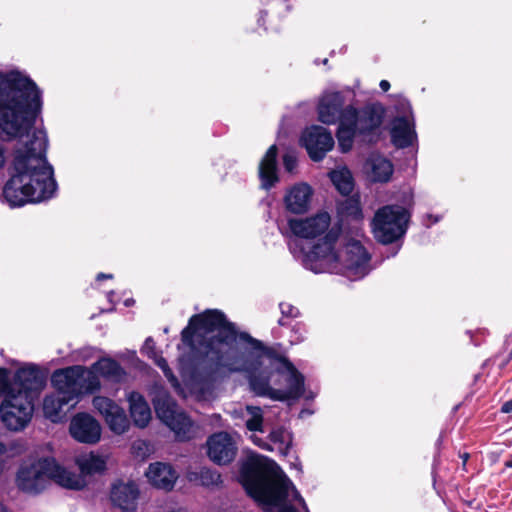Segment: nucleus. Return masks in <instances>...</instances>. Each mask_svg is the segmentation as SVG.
Returning a JSON list of instances; mask_svg holds the SVG:
<instances>
[{"instance_id":"nucleus-40","label":"nucleus","mask_w":512,"mask_h":512,"mask_svg":"<svg viewBox=\"0 0 512 512\" xmlns=\"http://www.w3.org/2000/svg\"><path fill=\"white\" fill-rule=\"evenodd\" d=\"M379 86L384 92H387L390 89V83L387 80H381Z\"/></svg>"},{"instance_id":"nucleus-30","label":"nucleus","mask_w":512,"mask_h":512,"mask_svg":"<svg viewBox=\"0 0 512 512\" xmlns=\"http://www.w3.org/2000/svg\"><path fill=\"white\" fill-rule=\"evenodd\" d=\"M155 362V364L162 370L165 377L171 384V386L174 388V390L177 393H181V385L177 379V377L173 374L172 370L170 369L167 361L165 358L156 355V357L152 358Z\"/></svg>"},{"instance_id":"nucleus-27","label":"nucleus","mask_w":512,"mask_h":512,"mask_svg":"<svg viewBox=\"0 0 512 512\" xmlns=\"http://www.w3.org/2000/svg\"><path fill=\"white\" fill-rule=\"evenodd\" d=\"M76 464L84 475L102 473L106 469V458L102 455L90 452L76 457Z\"/></svg>"},{"instance_id":"nucleus-19","label":"nucleus","mask_w":512,"mask_h":512,"mask_svg":"<svg viewBox=\"0 0 512 512\" xmlns=\"http://www.w3.org/2000/svg\"><path fill=\"white\" fill-rule=\"evenodd\" d=\"M251 441L259 448L266 451H278L286 456L292 446V434L283 426L272 427L266 438L255 434L250 436Z\"/></svg>"},{"instance_id":"nucleus-38","label":"nucleus","mask_w":512,"mask_h":512,"mask_svg":"<svg viewBox=\"0 0 512 512\" xmlns=\"http://www.w3.org/2000/svg\"><path fill=\"white\" fill-rule=\"evenodd\" d=\"M6 162V148L3 143L0 142V169L3 168Z\"/></svg>"},{"instance_id":"nucleus-32","label":"nucleus","mask_w":512,"mask_h":512,"mask_svg":"<svg viewBox=\"0 0 512 512\" xmlns=\"http://www.w3.org/2000/svg\"><path fill=\"white\" fill-rule=\"evenodd\" d=\"M341 211H342V213L346 214L347 216H351L354 219L362 218V210L360 207V203L357 199H354V198L346 199L341 204Z\"/></svg>"},{"instance_id":"nucleus-4","label":"nucleus","mask_w":512,"mask_h":512,"mask_svg":"<svg viewBox=\"0 0 512 512\" xmlns=\"http://www.w3.org/2000/svg\"><path fill=\"white\" fill-rule=\"evenodd\" d=\"M337 242L338 233L331 230L307 254L298 250L299 241H291L289 250L305 269L316 274H341L354 281L364 278L372 269L370 254L357 240H349L341 250L336 249Z\"/></svg>"},{"instance_id":"nucleus-8","label":"nucleus","mask_w":512,"mask_h":512,"mask_svg":"<svg viewBox=\"0 0 512 512\" xmlns=\"http://www.w3.org/2000/svg\"><path fill=\"white\" fill-rule=\"evenodd\" d=\"M49 480L69 489L78 490L84 486L81 476L63 468L53 458L40 459L30 466H22L17 474L19 489L27 493L41 492Z\"/></svg>"},{"instance_id":"nucleus-48","label":"nucleus","mask_w":512,"mask_h":512,"mask_svg":"<svg viewBox=\"0 0 512 512\" xmlns=\"http://www.w3.org/2000/svg\"><path fill=\"white\" fill-rule=\"evenodd\" d=\"M506 466L509 468H512V460L506 462Z\"/></svg>"},{"instance_id":"nucleus-41","label":"nucleus","mask_w":512,"mask_h":512,"mask_svg":"<svg viewBox=\"0 0 512 512\" xmlns=\"http://www.w3.org/2000/svg\"><path fill=\"white\" fill-rule=\"evenodd\" d=\"M113 278V275L112 274H106V273H99L96 277V279L98 281L102 280V279H112Z\"/></svg>"},{"instance_id":"nucleus-2","label":"nucleus","mask_w":512,"mask_h":512,"mask_svg":"<svg viewBox=\"0 0 512 512\" xmlns=\"http://www.w3.org/2000/svg\"><path fill=\"white\" fill-rule=\"evenodd\" d=\"M183 346L189 353L179 358L181 374L191 391L205 394L217 376L238 373L249 366L252 341H258L248 333L237 331L233 323L219 310H207L190 318L181 332Z\"/></svg>"},{"instance_id":"nucleus-5","label":"nucleus","mask_w":512,"mask_h":512,"mask_svg":"<svg viewBox=\"0 0 512 512\" xmlns=\"http://www.w3.org/2000/svg\"><path fill=\"white\" fill-rule=\"evenodd\" d=\"M318 118L327 125L338 122V146L341 152L347 153L352 149L355 138L365 143L375 141L383 121V109L378 104H369L360 110L352 105L344 106L340 92H326L318 104Z\"/></svg>"},{"instance_id":"nucleus-34","label":"nucleus","mask_w":512,"mask_h":512,"mask_svg":"<svg viewBox=\"0 0 512 512\" xmlns=\"http://www.w3.org/2000/svg\"><path fill=\"white\" fill-rule=\"evenodd\" d=\"M282 317L278 320L279 325H287L286 318H296L299 315V310L289 303H280L279 305Z\"/></svg>"},{"instance_id":"nucleus-10","label":"nucleus","mask_w":512,"mask_h":512,"mask_svg":"<svg viewBox=\"0 0 512 512\" xmlns=\"http://www.w3.org/2000/svg\"><path fill=\"white\" fill-rule=\"evenodd\" d=\"M409 220V211L400 205L379 208L371 223L375 239L383 244L395 242L405 235Z\"/></svg>"},{"instance_id":"nucleus-24","label":"nucleus","mask_w":512,"mask_h":512,"mask_svg":"<svg viewBox=\"0 0 512 512\" xmlns=\"http://www.w3.org/2000/svg\"><path fill=\"white\" fill-rule=\"evenodd\" d=\"M127 400L129 402L130 415L135 426L145 428L152 417L147 401L143 395L135 391L129 393Z\"/></svg>"},{"instance_id":"nucleus-35","label":"nucleus","mask_w":512,"mask_h":512,"mask_svg":"<svg viewBox=\"0 0 512 512\" xmlns=\"http://www.w3.org/2000/svg\"><path fill=\"white\" fill-rule=\"evenodd\" d=\"M265 4L271 5V9L279 15H284L291 11V0H263Z\"/></svg>"},{"instance_id":"nucleus-47","label":"nucleus","mask_w":512,"mask_h":512,"mask_svg":"<svg viewBox=\"0 0 512 512\" xmlns=\"http://www.w3.org/2000/svg\"><path fill=\"white\" fill-rule=\"evenodd\" d=\"M306 399H313L315 397V394L312 392H309L307 395H305Z\"/></svg>"},{"instance_id":"nucleus-12","label":"nucleus","mask_w":512,"mask_h":512,"mask_svg":"<svg viewBox=\"0 0 512 512\" xmlns=\"http://www.w3.org/2000/svg\"><path fill=\"white\" fill-rule=\"evenodd\" d=\"M397 110L401 115L392 121L391 139L397 148H406L417 139L414 116L410 103L405 99L399 101Z\"/></svg>"},{"instance_id":"nucleus-39","label":"nucleus","mask_w":512,"mask_h":512,"mask_svg":"<svg viewBox=\"0 0 512 512\" xmlns=\"http://www.w3.org/2000/svg\"><path fill=\"white\" fill-rule=\"evenodd\" d=\"M501 411L503 413H511L512 412V399L505 402L502 407H501Z\"/></svg>"},{"instance_id":"nucleus-16","label":"nucleus","mask_w":512,"mask_h":512,"mask_svg":"<svg viewBox=\"0 0 512 512\" xmlns=\"http://www.w3.org/2000/svg\"><path fill=\"white\" fill-rule=\"evenodd\" d=\"M94 408L103 416L108 427L116 434H123L129 428V420L125 411L112 399L104 396L93 398Z\"/></svg>"},{"instance_id":"nucleus-7","label":"nucleus","mask_w":512,"mask_h":512,"mask_svg":"<svg viewBox=\"0 0 512 512\" xmlns=\"http://www.w3.org/2000/svg\"><path fill=\"white\" fill-rule=\"evenodd\" d=\"M55 392L46 395L43 400V413L52 422L62 418L65 406L73 407L83 394L93 393L100 389V380L86 367L75 365L58 369L51 376Z\"/></svg>"},{"instance_id":"nucleus-22","label":"nucleus","mask_w":512,"mask_h":512,"mask_svg":"<svg viewBox=\"0 0 512 512\" xmlns=\"http://www.w3.org/2000/svg\"><path fill=\"white\" fill-rule=\"evenodd\" d=\"M277 153V146H270L259 164L258 174L261 181V187L265 190H269L279 180Z\"/></svg>"},{"instance_id":"nucleus-20","label":"nucleus","mask_w":512,"mask_h":512,"mask_svg":"<svg viewBox=\"0 0 512 512\" xmlns=\"http://www.w3.org/2000/svg\"><path fill=\"white\" fill-rule=\"evenodd\" d=\"M139 489L134 482L115 483L111 490V500L123 511L133 512L137 508Z\"/></svg>"},{"instance_id":"nucleus-11","label":"nucleus","mask_w":512,"mask_h":512,"mask_svg":"<svg viewBox=\"0 0 512 512\" xmlns=\"http://www.w3.org/2000/svg\"><path fill=\"white\" fill-rule=\"evenodd\" d=\"M33 412L34 399L24 392L10 391L0 403V420L12 432L23 431L31 422Z\"/></svg>"},{"instance_id":"nucleus-21","label":"nucleus","mask_w":512,"mask_h":512,"mask_svg":"<svg viewBox=\"0 0 512 512\" xmlns=\"http://www.w3.org/2000/svg\"><path fill=\"white\" fill-rule=\"evenodd\" d=\"M145 475L154 487L165 491L172 490L178 478L172 466L162 462L150 464Z\"/></svg>"},{"instance_id":"nucleus-1","label":"nucleus","mask_w":512,"mask_h":512,"mask_svg":"<svg viewBox=\"0 0 512 512\" xmlns=\"http://www.w3.org/2000/svg\"><path fill=\"white\" fill-rule=\"evenodd\" d=\"M42 105V91L25 72L0 71V130L8 139H17L11 177L2 194L10 207L49 200L57 191L46 158L47 134L33 129Z\"/></svg>"},{"instance_id":"nucleus-25","label":"nucleus","mask_w":512,"mask_h":512,"mask_svg":"<svg viewBox=\"0 0 512 512\" xmlns=\"http://www.w3.org/2000/svg\"><path fill=\"white\" fill-rule=\"evenodd\" d=\"M89 371L99 379L98 375L108 381L120 383L125 380L126 372L121 365L111 358H101L92 365Z\"/></svg>"},{"instance_id":"nucleus-9","label":"nucleus","mask_w":512,"mask_h":512,"mask_svg":"<svg viewBox=\"0 0 512 512\" xmlns=\"http://www.w3.org/2000/svg\"><path fill=\"white\" fill-rule=\"evenodd\" d=\"M153 404L157 417L174 432L178 440L185 441L195 436L196 425L167 391L158 390Z\"/></svg>"},{"instance_id":"nucleus-6","label":"nucleus","mask_w":512,"mask_h":512,"mask_svg":"<svg viewBox=\"0 0 512 512\" xmlns=\"http://www.w3.org/2000/svg\"><path fill=\"white\" fill-rule=\"evenodd\" d=\"M241 477L248 494L266 512H309L305 500L292 481L274 463L264 464L258 458L245 462Z\"/></svg>"},{"instance_id":"nucleus-45","label":"nucleus","mask_w":512,"mask_h":512,"mask_svg":"<svg viewBox=\"0 0 512 512\" xmlns=\"http://www.w3.org/2000/svg\"><path fill=\"white\" fill-rule=\"evenodd\" d=\"M113 295H114V292H113V291H110V292L107 294V298H108V301H109L110 303H113V299H112Z\"/></svg>"},{"instance_id":"nucleus-49","label":"nucleus","mask_w":512,"mask_h":512,"mask_svg":"<svg viewBox=\"0 0 512 512\" xmlns=\"http://www.w3.org/2000/svg\"><path fill=\"white\" fill-rule=\"evenodd\" d=\"M262 18H263V12H261V16H260V18L258 19V23H259V24L261 23Z\"/></svg>"},{"instance_id":"nucleus-14","label":"nucleus","mask_w":512,"mask_h":512,"mask_svg":"<svg viewBox=\"0 0 512 512\" xmlns=\"http://www.w3.org/2000/svg\"><path fill=\"white\" fill-rule=\"evenodd\" d=\"M330 225V216L327 212L318 213L317 215L306 219H290L288 227L291 234L294 236L288 241H299V249H302L303 254H307L302 246L301 239L315 238L324 233Z\"/></svg>"},{"instance_id":"nucleus-46","label":"nucleus","mask_w":512,"mask_h":512,"mask_svg":"<svg viewBox=\"0 0 512 512\" xmlns=\"http://www.w3.org/2000/svg\"><path fill=\"white\" fill-rule=\"evenodd\" d=\"M6 451L5 445L0 442V454L4 453Z\"/></svg>"},{"instance_id":"nucleus-13","label":"nucleus","mask_w":512,"mask_h":512,"mask_svg":"<svg viewBox=\"0 0 512 512\" xmlns=\"http://www.w3.org/2000/svg\"><path fill=\"white\" fill-rule=\"evenodd\" d=\"M46 379V373L38 365L24 363L13 374L12 390L14 393L24 392L26 396L33 397V394H38L45 387Z\"/></svg>"},{"instance_id":"nucleus-44","label":"nucleus","mask_w":512,"mask_h":512,"mask_svg":"<svg viewBox=\"0 0 512 512\" xmlns=\"http://www.w3.org/2000/svg\"><path fill=\"white\" fill-rule=\"evenodd\" d=\"M0 512H10L9 509L0 501Z\"/></svg>"},{"instance_id":"nucleus-3","label":"nucleus","mask_w":512,"mask_h":512,"mask_svg":"<svg viewBox=\"0 0 512 512\" xmlns=\"http://www.w3.org/2000/svg\"><path fill=\"white\" fill-rule=\"evenodd\" d=\"M249 367L241 372L248 377L251 390L272 400H296L304 395V376L286 358L261 341H252Z\"/></svg>"},{"instance_id":"nucleus-28","label":"nucleus","mask_w":512,"mask_h":512,"mask_svg":"<svg viewBox=\"0 0 512 512\" xmlns=\"http://www.w3.org/2000/svg\"><path fill=\"white\" fill-rule=\"evenodd\" d=\"M246 428L251 432H264L267 421L264 419L263 410L258 406L247 405L242 411Z\"/></svg>"},{"instance_id":"nucleus-42","label":"nucleus","mask_w":512,"mask_h":512,"mask_svg":"<svg viewBox=\"0 0 512 512\" xmlns=\"http://www.w3.org/2000/svg\"><path fill=\"white\" fill-rule=\"evenodd\" d=\"M133 304H134V299H132V298H128V299H126V300L124 301V305H125L126 307H130V306H132Z\"/></svg>"},{"instance_id":"nucleus-29","label":"nucleus","mask_w":512,"mask_h":512,"mask_svg":"<svg viewBox=\"0 0 512 512\" xmlns=\"http://www.w3.org/2000/svg\"><path fill=\"white\" fill-rule=\"evenodd\" d=\"M329 177L335 188L342 194L348 195L353 190V179L346 167L338 168L329 173Z\"/></svg>"},{"instance_id":"nucleus-37","label":"nucleus","mask_w":512,"mask_h":512,"mask_svg":"<svg viewBox=\"0 0 512 512\" xmlns=\"http://www.w3.org/2000/svg\"><path fill=\"white\" fill-rule=\"evenodd\" d=\"M141 352L143 354H146L151 359L156 357L157 352L155 349V342L151 337H149L145 340L144 345L141 349Z\"/></svg>"},{"instance_id":"nucleus-23","label":"nucleus","mask_w":512,"mask_h":512,"mask_svg":"<svg viewBox=\"0 0 512 512\" xmlns=\"http://www.w3.org/2000/svg\"><path fill=\"white\" fill-rule=\"evenodd\" d=\"M312 190L307 184L293 186L285 196L286 208L295 214L304 213L309 207Z\"/></svg>"},{"instance_id":"nucleus-15","label":"nucleus","mask_w":512,"mask_h":512,"mask_svg":"<svg viewBox=\"0 0 512 512\" xmlns=\"http://www.w3.org/2000/svg\"><path fill=\"white\" fill-rule=\"evenodd\" d=\"M300 143L316 162L321 161L335 144L331 132L319 125L306 128L301 134Z\"/></svg>"},{"instance_id":"nucleus-43","label":"nucleus","mask_w":512,"mask_h":512,"mask_svg":"<svg viewBox=\"0 0 512 512\" xmlns=\"http://www.w3.org/2000/svg\"><path fill=\"white\" fill-rule=\"evenodd\" d=\"M427 217H428L429 219H432V222H433V223H437V222L440 220V218H439L438 216H435V217H434V216H433V215H431V214L427 215Z\"/></svg>"},{"instance_id":"nucleus-18","label":"nucleus","mask_w":512,"mask_h":512,"mask_svg":"<svg viewBox=\"0 0 512 512\" xmlns=\"http://www.w3.org/2000/svg\"><path fill=\"white\" fill-rule=\"evenodd\" d=\"M206 445L208 457L218 465L229 464L237 453L236 443L227 432L214 433L207 439Z\"/></svg>"},{"instance_id":"nucleus-33","label":"nucleus","mask_w":512,"mask_h":512,"mask_svg":"<svg viewBox=\"0 0 512 512\" xmlns=\"http://www.w3.org/2000/svg\"><path fill=\"white\" fill-rule=\"evenodd\" d=\"M12 390L10 371L7 368L0 367V398L6 397Z\"/></svg>"},{"instance_id":"nucleus-26","label":"nucleus","mask_w":512,"mask_h":512,"mask_svg":"<svg viewBox=\"0 0 512 512\" xmlns=\"http://www.w3.org/2000/svg\"><path fill=\"white\" fill-rule=\"evenodd\" d=\"M365 168L370 179L374 182H387L393 174L392 163L379 155L370 156Z\"/></svg>"},{"instance_id":"nucleus-31","label":"nucleus","mask_w":512,"mask_h":512,"mask_svg":"<svg viewBox=\"0 0 512 512\" xmlns=\"http://www.w3.org/2000/svg\"><path fill=\"white\" fill-rule=\"evenodd\" d=\"M198 479L203 486H215L221 482V475L216 470L203 467L198 472Z\"/></svg>"},{"instance_id":"nucleus-17","label":"nucleus","mask_w":512,"mask_h":512,"mask_svg":"<svg viewBox=\"0 0 512 512\" xmlns=\"http://www.w3.org/2000/svg\"><path fill=\"white\" fill-rule=\"evenodd\" d=\"M69 432L77 442L96 444L101 438L100 423L88 413H77L71 419Z\"/></svg>"},{"instance_id":"nucleus-36","label":"nucleus","mask_w":512,"mask_h":512,"mask_svg":"<svg viewBox=\"0 0 512 512\" xmlns=\"http://www.w3.org/2000/svg\"><path fill=\"white\" fill-rule=\"evenodd\" d=\"M283 165L287 172L292 173L297 166V158L294 153L287 152L283 155Z\"/></svg>"}]
</instances>
